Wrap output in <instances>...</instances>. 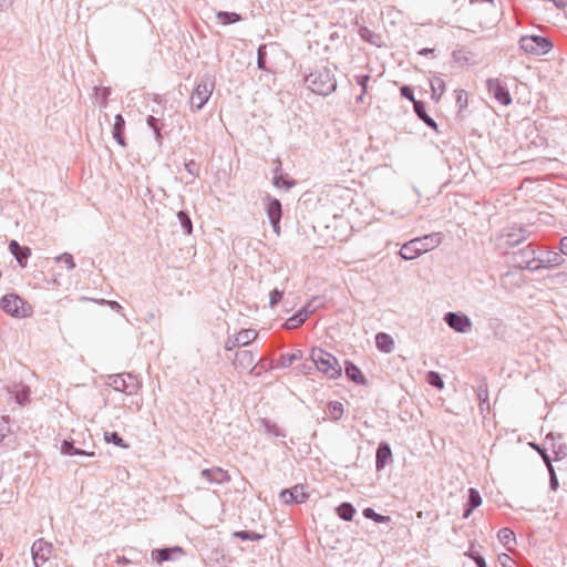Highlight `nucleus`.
Here are the masks:
<instances>
[{
  "instance_id": "obj_1",
  "label": "nucleus",
  "mask_w": 567,
  "mask_h": 567,
  "mask_svg": "<svg viewBox=\"0 0 567 567\" xmlns=\"http://www.w3.org/2000/svg\"><path fill=\"white\" fill-rule=\"evenodd\" d=\"M443 240L441 233H432L422 237H416L404 245L400 249V256L404 260H412L422 254L436 248Z\"/></svg>"
},
{
  "instance_id": "obj_2",
  "label": "nucleus",
  "mask_w": 567,
  "mask_h": 567,
  "mask_svg": "<svg viewBox=\"0 0 567 567\" xmlns=\"http://www.w3.org/2000/svg\"><path fill=\"white\" fill-rule=\"evenodd\" d=\"M311 361L316 365L317 370L329 379H337L342 373V367L332 354L317 349L310 354Z\"/></svg>"
},
{
  "instance_id": "obj_3",
  "label": "nucleus",
  "mask_w": 567,
  "mask_h": 567,
  "mask_svg": "<svg viewBox=\"0 0 567 567\" xmlns=\"http://www.w3.org/2000/svg\"><path fill=\"white\" fill-rule=\"evenodd\" d=\"M530 236L529 231L517 224L504 227L496 235V246L498 249H509L523 243Z\"/></svg>"
},
{
  "instance_id": "obj_4",
  "label": "nucleus",
  "mask_w": 567,
  "mask_h": 567,
  "mask_svg": "<svg viewBox=\"0 0 567 567\" xmlns=\"http://www.w3.org/2000/svg\"><path fill=\"white\" fill-rule=\"evenodd\" d=\"M1 309L14 318H28L32 315V307L17 293H8L1 298Z\"/></svg>"
},
{
  "instance_id": "obj_5",
  "label": "nucleus",
  "mask_w": 567,
  "mask_h": 567,
  "mask_svg": "<svg viewBox=\"0 0 567 567\" xmlns=\"http://www.w3.org/2000/svg\"><path fill=\"white\" fill-rule=\"evenodd\" d=\"M307 82L310 90L319 95H328L336 89V81L327 69L310 73Z\"/></svg>"
},
{
  "instance_id": "obj_6",
  "label": "nucleus",
  "mask_w": 567,
  "mask_h": 567,
  "mask_svg": "<svg viewBox=\"0 0 567 567\" xmlns=\"http://www.w3.org/2000/svg\"><path fill=\"white\" fill-rule=\"evenodd\" d=\"M538 258L539 256H537L536 249L532 244H528L526 247L515 251L512 256L514 266L519 269H528L530 271H537L540 269Z\"/></svg>"
},
{
  "instance_id": "obj_7",
  "label": "nucleus",
  "mask_w": 567,
  "mask_h": 567,
  "mask_svg": "<svg viewBox=\"0 0 567 567\" xmlns=\"http://www.w3.org/2000/svg\"><path fill=\"white\" fill-rule=\"evenodd\" d=\"M519 47L526 53L533 55H543L550 51L553 43L545 37L525 35L520 38Z\"/></svg>"
},
{
  "instance_id": "obj_8",
  "label": "nucleus",
  "mask_w": 567,
  "mask_h": 567,
  "mask_svg": "<svg viewBox=\"0 0 567 567\" xmlns=\"http://www.w3.org/2000/svg\"><path fill=\"white\" fill-rule=\"evenodd\" d=\"M214 87L215 82L213 80H205L198 83L190 94L189 102L192 107L200 110L210 97Z\"/></svg>"
},
{
  "instance_id": "obj_9",
  "label": "nucleus",
  "mask_w": 567,
  "mask_h": 567,
  "mask_svg": "<svg viewBox=\"0 0 567 567\" xmlns=\"http://www.w3.org/2000/svg\"><path fill=\"white\" fill-rule=\"evenodd\" d=\"M444 322L458 333H466L472 329V320L463 312H446L443 318Z\"/></svg>"
},
{
  "instance_id": "obj_10",
  "label": "nucleus",
  "mask_w": 567,
  "mask_h": 567,
  "mask_svg": "<svg viewBox=\"0 0 567 567\" xmlns=\"http://www.w3.org/2000/svg\"><path fill=\"white\" fill-rule=\"evenodd\" d=\"M486 86L489 94H492L494 99L502 105H509L512 103L511 94L508 90L502 84L499 79H488L486 81Z\"/></svg>"
},
{
  "instance_id": "obj_11",
  "label": "nucleus",
  "mask_w": 567,
  "mask_h": 567,
  "mask_svg": "<svg viewBox=\"0 0 567 567\" xmlns=\"http://www.w3.org/2000/svg\"><path fill=\"white\" fill-rule=\"evenodd\" d=\"M52 544L43 539H38L32 545V555L35 566H40L45 563L52 556Z\"/></svg>"
},
{
  "instance_id": "obj_12",
  "label": "nucleus",
  "mask_w": 567,
  "mask_h": 567,
  "mask_svg": "<svg viewBox=\"0 0 567 567\" xmlns=\"http://www.w3.org/2000/svg\"><path fill=\"white\" fill-rule=\"evenodd\" d=\"M280 498L284 503H303L308 498V493L301 485H296L290 489H285L280 493Z\"/></svg>"
},
{
  "instance_id": "obj_13",
  "label": "nucleus",
  "mask_w": 567,
  "mask_h": 567,
  "mask_svg": "<svg viewBox=\"0 0 567 567\" xmlns=\"http://www.w3.org/2000/svg\"><path fill=\"white\" fill-rule=\"evenodd\" d=\"M267 214L272 225L274 231L280 234V218H281V205L278 199L269 198L267 206Z\"/></svg>"
},
{
  "instance_id": "obj_14",
  "label": "nucleus",
  "mask_w": 567,
  "mask_h": 567,
  "mask_svg": "<svg viewBox=\"0 0 567 567\" xmlns=\"http://www.w3.org/2000/svg\"><path fill=\"white\" fill-rule=\"evenodd\" d=\"M202 476L212 483L223 484L230 480L227 471L220 467L207 468L202 472Z\"/></svg>"
},
{
  "instance_id": "obj_15",
  "label": "nucleus",
  "mask_w": 567,
  "mask_h": 567,
  "mask_svg": "<svg viewBox=\"0 0 567 567\" xmlns=\"http://www.w3.org/2000/svg\"><path fill=\"white\" fill-rule=\"evenodd\" d=\"M561 255V252L548 250L544 256H539L540 269L560 266L564 262Z\"/></svg>"
},
{
  "instance_id": "obj_16",
  "label": "nucleus",
  "mask_w": 567,
  "mask_h": 567,
  "mask_svg": "<svg viewBox=\"0 0 567 567\" xmlns=\"http://www.w3.org/2000/svg\"><path fill=\"white\" fill-rule=\"evenodd\" d=\"M392 458V451L388 443L382 442L377 449V470L381 471Z\"/></svg>"
},
{
  "instance_id": "obj_17",
  "label": "nucleus",
  "mask_w": 567,
  "mask_h": 567,
  "mask_svg": "<svg viewBox=\"0 0 567 567\" xmlns=\"http://www.w3.org/2000/svg\"><path fill=\"white\" fill-rule=\"evenodd\" d=\"M414 112L417 115V117L423 121L429 127L437 131V124L436 122L427 114L425 110V105L421 101H414Z\"/></svg>"
},
{
  "instance_id": "obj_18",
  "label": "nucleus",
  "mask_w": 567,
  "mask_h": 567,
  "mask_svg": "<svg viewBox=\"0 0 567 567\" xmlns=\"http://www.w3.org/2000/svg\"><path fill=\"white\" fill-rule=\"evenodd\" d=\"M9 249L21 267L25 266L27 259L30 256V249L28 247H21L16 240H12L9 245Z\"/></svg>"
},
{
  "instance_id": "obj_19",
  "label": "nucleus",
  "mask_w": 567,
  "mask_h": 567,
  "mask_svg": "<svg viewBox=\"0 0 567 567\" xmlns=\"http://www.w3.org/2000/svg\"><path fill=\"white\" fill-rule=\"evenodd\" d=\"M375 346L381 352L390 353L394 348V341L390 334L379 332L375 336Z\"/></svg>"
},
{
  "instance_id": "obj_20",
  "label": "nucleus",
  "mask_w": 567,
  "mask_h": 567,
  "mask_svg": "<svg viewBox=\"0 0 567 567\" xmlns=\"http://www.w3.org/2000/svg\"><path fill=\"white\" fill-rule=\"evenodd\" d=\"M173 553L183 554V549L181 547L156 549L152 551V557L157 564H162L171 559Z\"/></svg>"
},
{
  "instance_id": "obj_21",
  "label": "nucleus",
  "mask_w": 567,
  "mask_h": 567,
  "mask_svg": "<svg viewBox=\"0 0 567 567\" xmlns=\"http://www.w3.org/2000/svg\"><path fill=\"white\" fill-rule=\"evenodd\" d=\"M359 34L362 40H364L375 47H381V44H382V37L378 33L372 32L371 30H369L365 27H361L359 29Z\"/></svg>"
},
{
  "instance_id": "obj_22",
  "label": "nucleus",
  "mask_w": 567,
  "mask_h": 567,
  "mask_svg": "<svg viewBox=\"0 0 567 567\" xmlns=\"http://www.w3.org/2000/svg\"><path fill=\"white\" fill-rule=\"evenodd\" d=\"M216 18L219 23L227 25L241 20L240 14L236 12L219 11L216 13Z\"/></svg>"
},
{
  "instance_id": "obj_23",
  "label": "nucleus",
  "mask_w": 567,
  "mask_h": 567,
  "mask_svg": "<svg viewBox=\"0 0 567 567\" xmlns=\"http://www.w3.org/2000/svg\"><path fill=\"white\" fill-rule=\"evenodd\" d=\"M257 337V332L252 329L243 330L237 333L236 342L241 346H247Z\"/></svg>"
},
{
  "instance_id": "obj_24",
  "label": "nucleus",
  "mask_w": 567,
  "mask_h": 567,
  "mask_svg": "<svg viewBox=\"0 0 567 567\" xmlns=\"http://www.w3.org/2000/svg\"><path fill=\"white\" fill-rule=\"evenodd\" d=\"M432 96L439 100L445 90V82L442 78L435 76L431 80Z\"/></svg>"
},
{
  "instance_id": "obj_25",
  "label": "nucleus",
  "mask_w": 567,
  "mask_h": 567,
  "mask_svg": "<svg viewBox=\"0 0 567 567\" xmlns=\"http://www.w3.org/2000/svg\"><path fill=\"white\" fill-rule=\"evenodd\" d=\"M307 317L308 315L306 311H300L299 313L287 319V321L285 322V327L289 330L296 329L306 321Z\"/></svg>"
},
{
  "instance_id": "obj_26",
  "label": "nucleus",
  "mask_w": 567,
  "mask_h": 567,
  "mask_svg": "<svg viewBox=\"0 0 567 567\" xmlns=\"http://www.w3.org/2000/svg\"><path fill=\"white\" fill-rule=\"evenodd\" d=\"M61 452L65 455H86V456H93L94 452H85L81 451L79 449H75L71 442L64 441L61 446Z\"/></svg>"
},
{
  "instance_id": "obj_27",
  "label": "nucleus",
  "mask_w": 567,
  "mask_h": 567,
  "mask_svg": "<svg viewBox=\"0 0 567 567\" xmlns=\"http://www.w3.org/2000/svg\"><path fill=\"white\" fill-rule=\"evenodd\" d=\"M362 514L365 518L372 519L377 523H389L391 520L390 516L378 514L370 507L364 508Z\"/></svg>"
},
{
  "instance_id": "obj_28",
  "label": "nucleus",
  "mask_w": 567,
  "mask_h": 567,
  "mask_svg": "<svg viewBox=\"0 0 567 567\" xmlns=\"http://www.w3.org/2000/svg\"><path fill=\"white\" fill-rule=\"evenodd\" d=\"M104 440L107 443H112L116 446H120L122 449H127L128 444L123 441L121 436H118L115 432H105L104 433Z\"/></svg>"
},
{
  "instance_id": "obj_29",
  "label": "nucleus",
  "mask_w": 567,
  "mask_h": 567,
  "mask_svg": "<svg viewBox=\"0 0 567 567\" xmlns=\"http://www.w3.org/2000/svg\"><path fill=\"white\" fill-rule=\"evenodd\" d=\"M498 540L505 545L508 546L511 542L515 543V534L509 528H502L497 533Z\"/></svg>"
},
{
  "instance_id": "obj_30",
  "label": "nucleus",
  "mask_w": 567,
  "mask_h": 567,
  "mask_svg": "<svg viewBox=\"0 0 567 567\" xmlns=\"http://www.w3.org/2000/svg\"><path fill=\"white\" fill-rule=\"evenodd\" d=\"M426 382L430 385H432V386H434L436 389H443L444 388V382H443L440 373L436 372V371L427 372V374H426Z\"/></svg>"
},
{
  "instance_id": "obj_31",
  "label": "nucleus",
  "mask_w": 567,
  "mask_h": 567,
  "mask_svg": "<svg viewBox=\"0 0 567 567\" xmlns=\"http://www.w3.org/2000/svg\"><path fill=\"white\" fill-rule=\"evenodd\" d=\"M123 127H124V120H123V117L121 115H116L115 123H114V128H113V135H114V137L117 140V142L120 144H124L123 138H122Z\"/></svg>"
},
{
  "instance_id": "obj_32",
  "label": "nucleus",
  "mask_w": 567,
  "mask_h": 567,
  "mask_svg": "<svg viewBox=\"0 0 567 567\" xmlns=\"http://www.w3.org/2000/svg\"><path fill=\"white\" fill-rule=\"evenodd\" d=\"M338 515L344 520H351L353 517V507L349 503H344L337 508Z\"/></svg>"
},
{
  "instance_id": "obj_33",
  "label": "nucleus",
  "mask_w": 567,
  "mask_h": 567,
  "mask_svg": "<svg viewBox=\"0 0 567 567\" xmlns=\"http://www.w3.org/2000/svg\"><path fill=\"white\" fill-rule=\"evenodd\" d=\"M482 504V497L475 488L468 489L467 505L472 508H477Z\"/></svg>"
},
{
  "instance_id": "obj_34",
  "label": "nucleus",
  "mask_w": 567,
  "mask_h": 567,
  "mask_svg": "<svg viewBox=\"0 0 567 567\" xmlns=\"http://www.w3.org/2000/svg\"><path fill=\"white\" fill-rule=\"evenodd\" d=\"M56 262L61 264L66 269H73L75 267V262L73 260L72 255L70 254H62L59 257H56Z\"/></svg>"
},
{
  "instance_id": "obj_35",
  "label": "nucleus",
  "mask_w": 567,
  "mask_h": 567,
  "mask_svg": "<svg viewBox=\"0 0 567 567\" xmlns=\"http://www.w3.org/2000/svg\"><path fill=\"white\" fill-rule=\"evenodd\" d=\"M328 413L331 417L338 420L343 414V406L341 403H332L329 405Z\"/></svg>"
},
{
  "instance_id": "obj_36",
  "label": "nucleus",
  "mask_w": 567,
  "mask_h": 567,
  "mask_svg": "<svg viewBox=\"0 0 567 567\" xmlns=\"http://www.w3.org/2000/svg\"><path fill=\"white\" fill-rule=\"evenodd\" d=\"M182 226L184 227L186 234H190L192 233V221L188 217V215L184 212H179L178 215H177Z\"/></svg>"
},
{
  "instance_id": "obj_37",
  "label": "nucleus",
  "mask_w": 567,
  "mask_h": 567,
  "mask_svg": "<svg viewBox=\"0 0 567 567\" xmlns=\"http://www.w3.org/2000/svg\"><path fill=\"white\" fill-rule=\"evenodd\" d=\"M235 536H237L241 539H249V540H258L261 538V536L258 534L245 532V530L235 533Z\"/></svg>"
},
{
  "instance_id": "obj_38",
  "label": "nucleus",
  "mask_w": 567,
  "mask_h": 567,
  "mask_svg": "<svg viewBox=\"0 0 567 567\" xmlns=\"http://www.w3.org/2000/svg\"><path fill=\"white\" fill-rule=\"evenodd\" d=\"M400 93L403 97L410 100L413 104H414V101L415 97H414V93H413V90L411 86L409 85H403L401 89H400Z\"/></svg>"
},
{
  "instance_id": "obj_39",
  "label": "nucleus",
  "mask_w": 567,
  "mask_h": 567,
  "mask_svg": "<svg viewBox=\"0 0 567 567\" xmlns=\"http://www.w3.org/2000/svg\"><path fill=\"white\" fill-rule=\"evenodd\" d=\"M468 556L475 561L477 567H487L485 559L478 553L470 550Z\"/></svg>"
},
{
  "instance_id": "obj_40",
  "label": "nucleus",
  "mask_w": 567,
  "mask_h": 567,
  "mask_svg": "<svg viewBox=\"0 0 567 567\" xmlns=\"http://www.w3.org/2000/svg\"><path fill=\"white\" fill-rule=\"evenodd\" d=\"M284 296V291H279L277 289L272 290L270 292V307H275Z\"/></svg>"
},
{
  "instance_id": "obj_41",
  "label": "nucleus",
  "mask_w": 567,
  "mask_h": 567,
  "mask_svg": "<svg viewBox=\"0 0 567 567\" xmlns=\"http://www.w3.org/2000/svg\"><path fill=\"white\" fill-rule=\"evenodd\" d=\"M538 452L539 454L542 455V458L544 460V462L546 463L547 465V468H554L553 464H551V458L550 456L546 453L545 450H540L538 445H533Z\"/></svg>"
},
{
  "instance_id": "obj_42",
  "label": "nucleus",
  "mask_w": 567,
  "mask_h": 567,
  "mask_svg": "<svg viewBox=\"0 0 567 567\" xmlns=\"http://www.w3.org/2000/svg\"><path fill=\"white\" fill-rule=\"evenodd\" d=\"M548 472H549V475H550V480H549L550 488L553 491H556L558 488L559 484H558V478L556 476L555 470L554 468H549Z\"/></svg>"
},
{
  "instance_id": "obj_43",
  "label": "nucleus",
  "mask_w": 567,
  "mask_h": 567,
  "mask_svg": "<svg viewBox=\"0 0 567 567\" xmlns=\"http://www.w3.org/2000/svg\"><path fill=\"white\" fill-rule=\"evenodd\" d=\"M456 102H457V104H458L461 107H463V106L466 104L467 99H466V93H465V91H460V92L457 93Z\"/></svg>"
},
{
  "instance_id": "obj_44",
  "label": "nucleus",
  "mask_w": 567,
  "mask_h": 567,
  "mask_svg": "<svg viewBox=\"0 0 567 567\" xmlns=\"http://www.w3.org/2000/svg\"><path fill=\"white\" fill-rule=\"evenodd\" d=\"M369 80H370V76L369 75H364L360 80L357 81V84H359L362 87L363 93L367 92L368 81Z\"/></svg>"
},
{
  "instance_id": "obj_45",
  "label": "nucleus",
  "mask_w": 567,
  "mask_h": 567,
  "mask_svg": "<svg viewBox=\"0 0 567 567\" xmlns=\"http://www.w3.org/2000/svg\"><path fill=\"white\" fill-rule=\"evenodd\" d=\"M359 384L367 385L368 380L365 379L363 373L360 371V369L357 368V385H359Z\"/></svg>"
},
{
  "instance_id": "obj_46",
  "label": "nucleus",
  "mask_w": 567,
  "mask_h": 567,
  "mask_svg": "<svg viewBox=\"0 0 567 567\" xmlns=\"http://www.w3.org/2000/svg\"><path fill=\"white\" fill-rule=\"evenodd\" d=\"M147 124L155 131L156 135L159 137V128L156 125V118L154 116H150L147 118Z\"/></svg>"
},
{
  "instance_id": "obj_47",
  "label": "nucleus",
  "mask_w": 567,
  "mask_h": 567,
  "mask_svg": "<svg viewBox=\"0 0 567 567\" xmlns=\"http://www.w3.org/2000/svg\"><path fill=\"white\" fill-rule=\"evenodd\" d=\"M346 374L350 380H354V367L350 362H347Z\"/></svg>"
},
{
  "instance_id": "obj_48",
  "label": "nucleus",
  "mask_w": 567,
  "mask_h": 567,
  "mask_svg": "<svg viewBox=\"0 0 567 567\" xmlns=\"http://www.w3.org/2000/svg\"><path fill=\"white\" fill-rule=\"evenodd\" d=\"M274 183H275L276 187L285 186V187L289 188L291 186V184L286 182L282 177L276 178Z\"/></svg>"
},
{
  "instance_id": "obj_49",
  "label": "nucleus",
  "mask_w": 567,
  "mask_h": 567,
  "mask_svg": "<svg viewBox=\"0 0 567 567\" xmlns=\"http://www.w3.org/2000/svg\"><path fill=\"white\" fill-rule=\"evenodd\" d=\"M560 252L567 256V236L560 239Z\"/></svg>"
},
{
  "instance_id": "obj_50",
  "label": "nucleus",
  "mask_w": 567,
  "mask_h": 567,
  "mask_svg": "<svg viewBox=\"0 0 567 567\" xmlns=\"http://www.w3.org/2000/svg\"><path fill=\"white\" fill-rule=\"evenodd\" d=\"M555 278H557L560 282L567 281V272L561 271L555 275Z\"/></svg>"
},
{
  "instance_id": "obj_51",
  "label": "nucleus",
  "mask_w": 567,
  "mask_h": 567,
  "mask_svg": "<svg viewBox=\"0 0 567 567\" xmlns=\"http://www.w3.org/2000/svg\"><path fill=\"white\" fill-rule=\"evenodd\" d=\"M474 509L475 508H472L471 506L467 505V507L465 508V511L463 513V518H468Z\"/></svg>"
},
{
  "instance_id": "obj_52",
  "label": "nucleus",
  "mask_w": 567,
  "mask_h": 567,
  "mask_svg": "<svg viewBox=\"0 0 567 567\" xmlns=\"http://www.w3.org/2000/svg\"><path fill=\"white\" fill-rule=\"evenodd\" d=\"M433 52H434V49H430V48H424V49H422V50H420V51H419V53H420L421 55H429V54H431V53H433Z\"/></svg>"
},
{
  "instance_id": "obj_53",
  "label": "nucleus",
  "mask_w": 567,
  "mask_h": 567,
  "mask_svg": "<svg viewBox=\"0 0 567 567\" xmlns=\"http://www.w3.org/2000/svg\"><path fill=\"white\" fill-rule=\"evenodd\" d=\"M240 355L244 357V358L249 359V363H252V355L249 352L244 351V352L240 353Z\"/></svg>"
},
{
  "instance_id": "obj_54",
  "label": "nucleus",
  "mask_w": 567,
  "mask_h": 567,
  "mask_svg": "<svg viewBox=\"0 0 567 567\" xmlns=\"http://www.w3.org/2000/svg\"><path fill=\"white\" fill-rule=\"evenodd\" d=\"M478 398L481 400V405L486 401L487 399V392L485 391V398H484V394L482 393V391L478 392Z\"/></svg>"
},
{
  "instance_id": "obj_55",
  "label": "nucleus",
  "mask_w": 567,
  "mask_h": 567,
  "mask_svg": "<svg viewBox=\"0 0 567 567\" xmlns=\"http://www.w3.org/2000/svg\"><path fill=\"white\" fill-rule=\"evenodd\" d=\"M109 305L116 310L122 308L116 301H109Z\"/></svg>"
},
{
  "instance_id": "obj_56",
  "label": "nucleus",
  "mask_w": 567,
  "mask_h": 567,
  "mask_svg": "<svg viewBox=\"0 0 567 567\" xmlns=\"http://www.w3.org/2000/svg\"><path fill=\"white\" fill-rule=\"evenodd\" d=\"M258 65H259V68H261V69L264 68V60H262V58H261V53H260V52H259Z\"/></svg>"
},
{
  "instance_id": "obj_57",
  "label": "nucleus",
  "mask_w": 567,
  "mask_h": 567,
  "mask_svg": "<svg viewBox=\"0 0 567 567\" xmlns=\"http://www.w3.org/2000/svg\"><path fill=\"white\" fill-rule=\"evenodd\" d=\"M355 101H357V103H358V102H362V101H363V99H362V96H357V97H355Z\"/></svg>"
},
{
  "instance_id": "obj_58",
  "label": "nucleus",
  "mask_w": 567,
  "mask_h": 567,
  "mask_svg": "<svg viewBox=\"0 0 567 567\" xmlns=\"http://www.w3.org/2000/svg\"><path fill=\"white\" fill-rule=\"evenodd\" d=\"M486 2L494 3V0H485Z\"/></svg>"
}]
</instances>
